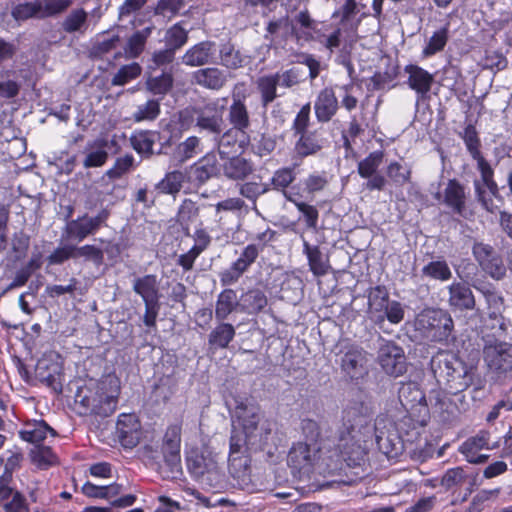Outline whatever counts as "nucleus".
<instances>
[{
    "mask_svg": "<svg viewBox=\"0 0 512 512\" xmlns=\"http://www.w3.org/2000/svg\"><path fill=\"white\" fill-rule=\"evenodd\" d=\"M404 71L408 75L407 85L416 92L417 101L425 100L434 83L433 74L413 64L407 65Z\"/></svg>",
    "mask_w": 512,
    "mask_h": 512,
    "instance_id": "nucleus-16",
    "label": "nucleus"
},
{
    "mask_svg": "<svg viewBox=\"0 0 512 512\" xmlns=\"http://www.w3.org/2000/svg\"><path fill=\"white\" fill-rule=\"evenodd\" d=\"M219 322L220 323L210 332L208 337V343L214 349L227 348L236 333L232 324L224 321Z\"/></svg>",
    "mask_w": 512,
    "mask_h": 512,
    "instance_id": "nucleus-33",
    "label": "nucleus"
},
{
    "mask_svg": "<svg viewBox=\"0 0 512 512\" xmlns=\"http://www.w3.org/2000/svg\"><path fill=\"white\" fill-rule=\"evenodd\" d=\"M193 82L211 90H220L227 82L225 72L216 67L202 68L192 74Z\"/></svg>",
    "mask_w": 512,
    "mask_h": 512,
    "instance_id": "nucleus-24",
    "label": "nucleus"
},
{
    "mask_svg": "<svg viewBox=\"0 0 512 512\" xmlns=\"http://www.w3.org/2000/svg\"><path fill=\"white\" fill-rule=\"evenodd\" d=\"M372 431L371 413L363 403L344 408L338 428V444L349 465H358L365 456L364 443Z\"/></svg>",
    "mask_w": 512,
    "mask_h": 512,
    "instance_id": "nucleus-1",
    "label": "nucleus"
},
{
    "mask_svg": "<svg viewBox=\"0 0 512 512\" xmlns=\"http://www.w3.org/2000/svg\"><path fill=\"white\" fill-rule=\"evenodd\" d=\"M160 114V103L158 100L149 99L136 107L132 117L135 122L153 121Z\"/></svg>",
    "mask_w": 512,
    "mask_h": 512,
    "instance_id": "nucleus-50",
    "label": "nucleus"
},
{
    "mask_svg": "<svg viewBox=\"0 0 512 512\" xmlns=\"http://www.w3.org/2000/svg\"><path fill=\"white\" fill-rule=\"evenodd\" d=\"M415 327L427 339L447 344L454 329V322L447 311L428 308L417 315Z\"/></svg>",
    "mask_w": 512,
    "mask_h": 512,
    "instance_id": "nucleus-4",
    "label": "nucleus"
},
{
    "mask_svg": "<svg viewBox=\"0 0 512 512\" xmlns=\"http://www.w3.org/2000/svg\"><path fill=\"white\" fill-rule=\"evenodd\" d=\"M182 420L168 425L162 439L161 452L165 463L171 471H178L181 467V435Z\"/></svg>",
    "mask_w": 512,
    "mask_h": 512,
    "instance_id": "nucleus-10",
    "label": "nucleus"
},
{
    "mask_svg": "<svg viewBox=\"0 0 512 512\" xmlns=\"http://www.w3.org/2000/svg\"><path fill=\"white\" fill-rule=\"evenodd\" d=\"M253 170L251 161L244 157L234 155L223 160V175L230 180H244L252 174Z\"/></svg>",
    "mask_w": 512,
    "mask_h": 512,
    "instance_id": "nucleus-23",
    "label": "nucleus"
},
{
    "mask_svg": "<svg viewBox=\"0 0 512 512\" xmlns=\"http://www.w3.org/2000/svg\"><path fill=\"white\" fill-rule=\"evenodd\" d=\"M491 435L486 430H480L477 434L467 438L459 447V452L465 459L474 464L484 463L488 459V455L481 454L483 450H491Z\"/></svg>",
    "mask_w": 512,
    "mask_h": 512,
    "instance_id": "nucleus-14",
    "label": "nucleus"
},
{
    "mask_svg": "<svg viewBox=\"0 0 512 512\" xmlns=\"http://www.w3.org/2000/svg\"><path fill=\"white\" fill-rule=\"evenodd\" d=\"M12 16L17 21H25L29 18H42L40 8H38V0L15 6L12 10Z\"/></svg>",
    "mask_w": 512,
    "mask_h": 512,
    "instance_id": "nucleus-61",
    "label": "nucleus"
},
{
    "mask_svg": "<svg viewBox=\"0 0 512 512\" xmlns=\"http://www.w3.org/2000/svg\"><path fill=\"white\" fill-rule=\"evenodd\" d=\"M260 252L261 247L256 246V243L248 244L231 267L221 273V283L230 285L237 282L241 275L256 261Z\"/></svg>",
    "mask_w": 512,
    "mask_h": 512,
    "instance_id": "nucleus-13",
    "label": "nucleus"
},
{
    "mask_svg": "<svg viewBox=\"0 0 512 512\" xmlns=\"http://www.w3.org/2000/svg\"><path fill=\"white\" fill-rule=\"evenodd\" d=\"M235 415L242 427V434L245 435V441L247 439L255 440L254 430L260 425L262 420L260 409L258 406L240 402L235 409Z\"/></svg>",
    "mask_w": 512,
    "mask_h": 512,
    "instance_id": "nucleus-19",
    "label": "nucleus"
},
{
    "mask_svg": "<svg viewBox=\"0 0 512 512\" xmlns=\"http://www.w3.org/2000/svg\"><path fill=\"white\" fill-rule=\"evenodd\" d=\"M238 133L239 131L230 128L216 139L217 151L222 160L236 154L238 148H242V144L237 140Z\"/></svg>",
    "mask_w": 512,
    "mask_h": 512,
    "instance_id": "nucleus-41",
    "label": "nucleus"
},
{
    "mask_svg": "<svg viewBox=\"0 0 512 512\" xmlns=\"http://www.w3.org/2000/svg\"><path fill=\"white\" fill-rule=\"evenodd\" d=\"M303 252L307 256L309 268L315 276H324L329 272V260L321 252L318 246H311L306 240H304Z\"/></svg>",
    "mask_w": 512,
    "mask_h": 512,
    "instance_id": "nucleus-29",
    "label": "nucleus"
},
{
    "mask_svg": "<svg viewBox=\"0 0 512 512\" xmlns=\"http://www.w3.org/2000/svg\"><path fill=\"white\" fill-rule=\"evenodd\" d=\"M384 153L382 151L371 152L367 157L358 163V174L362 178L372 177L382 164Z\"/></svg>",
    "mask_w": 512,
    "mask_h": 512,
    "instance_id": "nucleus-48",
    "label": "nucleus"
},
{
    "mask_svg": "<svg viewBox=\"0 0 512 512\" xmlns=\"http://www.w3.org/2000/svg\"><path fill=\"white\" fill-rule=\"evenodd\" d=\"M75 259L83 258L86 261H91L97 267L101 266L104 262V253L103 251L90 244H86L83 246L75 245Z\"/></svg>",
    "mask_w": 512,
    "mask_h": 512,
    "instance_id": "nucleus-60",
    "label": "nucleus"
},
{
    "mask_svg": "<svg viewBox=\"0 0 512 512\" xmlns=\"http://www.w3.org/2000/svg\"><path fill=\"white\" fill-rule=\"evenodd\" d=\"M280 30H284L285 37L291 35L297 40H310V33L308 31H299L294 23L290 21L288 16L270 21L266 28L267 33L271 36L276 35Z\"/></svg>",
    "mask_w": 512,
    "mask_h": 512,
    "instance_id": "nucleus-32",
    "label": "nucleus"
},
{
    "mask_svg": "<svg viewBox=\"0 0 512 512\" xmlns=\"http://www.w3.org/2000/svg\"><path fill=\"white\" fill-rule=\"evenodd\" d=\"M461 138L471 158L476 161L481 180L487 186L489 192L496 196L499 189L494 179V169L481 152V141L476 127L472 124L467 125L461 133Z\"/></svg>",
    "mask_w": 512,
    "mask_h": 512,
    "instance_id": "nucleus-5",
    "label": "nucleus"
},
{
    "mask_svg": "<svg viewBox=\"0 0 512 512\" xmlns=\"http://www.w3.org/2000/svg\"><path fill=\"white\" fill-rule=\"evenodd\" d=\"M222 165L219 164L215 152H208L196 164L195 176L200 182H206L212 177L220 175Z\"/></svg>",
    "mask_w": 512,
    "mask_h": 512,
    "instance_id": "nucleus-31",
    "label": "nucleus"
},
{
    "mask_svg": "<svg viewBox=\"0 0 512 512\" xmlns=\"http://www.w3.org/2000/svg\"><path fill=\"white\" fill-rule=\"evenodd\" d=\"M387 176L396 185L403 186L410 182L412 169L409 165L393 161L387 166Z\"/></svg>",
    "mask_w": 512,
    "mask_h": 512,
    "instance_id": "nucleus-52",
    "label": "nucleus"
},
{
    "mask_svg": "<svg viewBox=\"0 0 512 512\" xmlns=\"http://www.w3.org/2000/svg\"><path fill=\"white\" fill-rule=\"evenodd\" d=\"M31 458L33 463L41 469H46L54 465L57 461V457L50 447L39 445H36L31 450Z\"/></svg>",
    "mask_w": 512,
    "mask_h": 512,
    "instance_id": "nucleus-57",
    "label": "nucleus"
},
{
    "mask_svg": "<svg viewBox=\"0 0 512 512\" xmlns=\"http://www.w3.org/2000/svg\"><path fill=\"white\" fill-rule=\"evenodd\" d=\"M278 85L277 76L274 74L258 78L257 88L261 94V103L264 107L268 106L277 98Z\"/></svg>",
    "mask_w": 512,
    "mask_h": 512,
    "instance_id": "nucleus-44",
    "label": "nucleus"
},
{
    "mask_svg": "<svg viewBox=\"0 0 512 512\" xmlns=\"http://www.w3.org/2000/svg\"><path fill=\"white\" fill-rule=\"evenodd\" d=\"M483 358L487 366L497 372L512 370V344L489 339L485 341Z\"/></svg>",
    "mask_w": 512,
    "mask_h": 512,
    "instance_id": "nucleus-8",
    "label": "nucleus"
},
{
    "mask_svg": "<svg viewBox=\"0 0 512 512\" xmlns=\"http://www.w3.org/2000/svg\"><path fill=\"white\" fill-rule=\"evenodd\" d=\"M384 313L377 314L375 316V321L381 323L388 319V321L392 324L400 323L404 318V308L400 302L390 301L388 305L383 310Z\"/></svg>",
    "mask_w": 512,
    "mask_h": 512,
    "instance_id": "nucleus-62",
    "label": "nucleus"
},
{
    "mask_svg": "<svg viewBox=\"0 0 512 512\" xmlns=\"http://www.w3.org/2000/svg\"><path fill=\"white\" fill-rule=\"evenodd\" d=\"M267 297L260 289H251L240 298V310L248 314H256L267 306Z\"/></svg>",
    "mask_w": 512,
    "mask_h": 512,
    "instance_id": "nucleus-34",
    "label": "nucleus"
},
{
    "mask_svg": "<svg viewBox=\"0 0 512 512\" xmlns=\"http://www.w3.org/2000/svg\"><path fill=\"white\" fill-rule=\"evenodd\" d=\"M233 102L229 108L228 119L232 125L231 129H235L243 134L250 127V116L247 107L241 99L240 95L233 92Z\"/></svg>",
    "mask_w": 512,
    "mask_h": 512,
    "instance_id": "nucleus-26",
    "label": "nucleus"
},
{
    "mask_svg": "<svg viewBox=\"0 0 512 512\" xmlns=\"http://www.w3.org/2000/svg\"><path fill=\"white\" fill-rule=\"evenodd\" d=\"M109 212L101 210L96 216L87 214L77 219L67 222L63 230L62 237L66 240L83 241L88 236L94 235L101 226L106 225Z\"/></svg>",
    "mask_w": 512,
    "mask_h": 512,
    "instance_id": "nucleus-7",
    "label": "nucleus"
},
{
    "mask_svg": "<svg viewBox=\"0 0 512 512\" xmlns=\"http://www.w3.org/2000/svg\"><path fill=\"white\" fill-rule=\"evenodd\" d=\"M240 308L237 294L233 289L227 288L219 293L215 303V318L224 321L228 316Z\"/></svg>",
    "mask_w": 512,
    "mask_h": 512,
    "instance_id": "nucleus-30",
    "label": "nucleus"
},
{
    "mask_svg": "<svg viewBox=\"0 0 512 512\" xmlns=\"http://www.w3.org/2000/svg\"><path fill=\"white\" fill-rule=\"evenodd\" d=\"M432 399L435 400L433 408L435 409L436 413L440 414L443 421H449L456 415L458 408L451 401V397L448 396V394L441 391H436L430 398V401H432Z\"/></svg>",
    "mask_w": 512,
    "mask_h": 512,
    "instance_id": "nucleus-42",
    "label": "nucleus"
},
{
    "mask_svg": "<svg viewBox=\"0 0 512 512\" xmlns=\"http://www.w3.org/2000/svg\"><path fill=\"white\" fill-rule=\"evenodd\" d=\"M466 474L463 468L455 467L447 470L441 478V485L447 490L461 486L466 481Z\"/></svg>",
    "mask_w": 512,
    "mask_h": 512,
    "instance_id": "nucleus-64",
    "label": "nucleus"
},
{
    "mask_svg": "<svg viewBox=\"0 0 512 512\" xmlns=\"http://www.w3.org/2000/svg\"><path fill=\"white\" fill-rule=\"evenodd\" d=\"M173 85V76L163 72L159 76H150L146 81V88L155 95H165Z\"/></svg>",
    "mask_w": 512,
    "mask_h": 512,
    "instance_id": "nucleus-51",
    "label": "nucleus"
},
{
    "mask_svg": "<svg viewBox=\"0 0 512 512\" xmlns=\"http://www.w3.org/2000/svg\"><path fill=\"white\" fill-rule=\"evenodd\" d=\"M198 213L199 209L196 203L190 199H185L179 208L177 221L181 226L188 228L189 224L198 217Z\"/></svg>",
    "mask_w": 512,
    "mask_h": 512,
    "instance_id": "nucleus-63",
    "label": "nucleus"
},
{
    "mask_svg": "<svg viewBox=\"0 0 512 512\" xmlns=\"http://www.w3.org/2000/svg\"><path fill=\"white\" fill-rule=\"evenodd\" d=\"M431 371L440 387L450 394L469 388L475 379L476 368L448 351L437 352L430 361Z\"/></svg>",
    "mask_w": 512,
    "mask_h": 512,
    "instance_id": "nucleus-3",
    "label": "nucleus"
},
{
    "mask_svg": "<svg viewBox=\"0 0 512 512\" xmlns=\"http://www.w3.org/2000/svg\"><path fill=\"white\" fill-rule=\"evenodd\" d=\"M375 438L379 450L387 457L396 456L401 449V442L395 435H385L375 427Z\"/></svg>",
    "mask_w": 512,
    "mask_h": 512,
    "instance_id": "nucleus-49",
    "label": "nucleus"
},
{
    "mask_svg": "<svg viewBox=\"0 0 512 512\" xmlns=\"http://www.w3.org/2000/svg\"><path fill=\"white\" fill-rule=\"evenodd\" d=\"M222 109H218V103L215 101L206 102L202 105L188 107L181 111V119L189 118L195 122L196 127L206 130L216 136H219L223 130Z\"/></svg>",
    "mask_w": 512,
    "mask_h": 512,
    "instance_id": "nucleus-6",
    "label": "nucleus"
},
{
    "mask_svg": "<svg viewBox=\"0 0 512 512\" xmlns=\"http://www.w3.org/2000/svg\"><path fill=\"white\" fill-rule=\"evenodd\" d=\"M155 139L156 133L141 131L131 137V144L138 153L151 154Z\"/></svg>",
    "mask_w": 512,
    "mask_h": 512,
    "instance_id": "nucleus-58",
    "label": "nucleus"
},
{
    "mask_svg": "<svg viewBox=\"0 0 512 512\" xmlns=\"http://www.w3.org/2000/svg\"><path fill=\"white\" fill-rule=\"evenodd\" d=\"M22 460V455L14 453L8 457L5 463V471L0 475V500H6L12 493V488L9 486L12 480V473L17 469Z\"/></svg>",
    "mask_w": 512,
    "mask_h": 512,
    "instance_id": "nucleus-39",
    "label": "nucleus"
},
{
    "mask_svg": "<svg viewBox=\"0 0 512 512\" xmlns=\"http://www.w3.org/2000/svg\"><path fill=\"white\" fill-rule=\"evenodd\" d=\"M435 198L455 214L465 215L467 193L464 185L458 180L450 179L443 190L435 195Z\"/></svg>",
    "mask_w": 512,
    "mask_h": 512,
    "instance_id": "nucleus-15",
    "label": "nucleus"
},
{
    "mask_svg": "<svg viewBox=\"0 0 512 512\" xmlns=\"http://www.w3.org/2000/svg\"><path fill=\"white\" fill-rule=\"evenodd\" d=\"M228 470L239 486L244 487L250 483V467L246 457L230 456Z\"/></svg>",
    "mask_w": 512,
    "mask_h": 512,
    "instance_id": "nucleus-36",
    "label": "nucleus"
},
{
    "mask_svg": "<svg viewBox=\"0 0 512 512\" xmlns=\"http://www.w3.org/2000/svg\"><path fill=\"white\" fill-rule=\"evenodd\" d=\"M120 382L115 376H106L101 380H89L78 387L75 403L82 408L81 413L109 416L116 410Z\"/></svg>",
    "mask_w": 512,
    "mask_h": 512,
    "instance_id": "nucleus-2",
    "label": "nucleus"
},
{
    "mask_svg": "<svg viewBox=\"0 0 512 512\" xmlns=\"http://www.w3.org/2000/svg\"><path fill=\"white\" fill-rule=\"evenodd\" d=\"M421 272L422 276L441 282L448 281L452 277L448 263L440 258L427 263Z\"/></svg>",
    "mask_w": 512,
    "mask_h": 512,
    "instance_id": "nucleus-43",
    "label": "nucleus"
},
{
    "mask_svg": "<svg viewBox=\"0 0 512 512\" xmlns=\"http://www.w3.org/2000/svg\"><path fill=\"white\" fill-rule=\"evenodd\" d=\"M61 26L66 33L84 34L88 28V13L82 8L74 9L65 17Z\"/></svg>",
    "mask_w": 512,
    "mask_h": 512,
    "instance_id": "nucleus-37",
    "label": "nucleus"
},
{
    "mask_svg": "<svg viewBox=\"0 0 512 512\" xmlns=\"http://www.w3.org/2000/svg\"><path fill=\"white\" fill-rule=\"evenodd\" d=\"M472 254L481 269L491 278L500 280L506 275V267L502 256L491 245L475 242L472 247Z\"/></svg>",
    "mask_w": 512,
    "mask_h": 512,
    "instance_id": "nucleus-9",
    "label": "nucleus"
},
{
    "mask_svg": "<svg viewBox=\"0 0 512 512\" xmlns=\"http://www.w3.org/2000/svg\"><path fill=\"white\" fill-rule=\"evenodd\" d=\"M448 34V24L445 27L434 32L433 35L430 37L427 45L423 49V55L425 57H429L436 54L437 52L442 51L445 45L447 44L449 37Z\"/></svg>",
    "mask_w": 512,
    "mask_h": 512,
    "instance_id": "nucleus-53",
    "label": "nucleus"
},
{
    "mask_svg": "<svg viewBox=\"0 0 512 512\" xmlns=\"http://www.w3.org/2000/svg\"><path fill=\"white\" fill-rule=\"evenodd\" d=\"M377 361L383 371L394 377L406 372V358L403 349L394 342L387 341L378 350Z\"/></svg>",
    "mask_w": 512,
    "mask_h": 512,
    "instance_id": "nucleus-12",
    "label": "nucleus"
},
{
    "mask_svg": "<svg viewBox=\"0 0 512 512\" xmlns=\"http://www.w3.org/2000/svg\"><path fill=\"white\" fill-rule=\"evenodd\" d=\"M321 450L304 442L295 443L287 456L288 466L294 473H308L321 459Z\"/></svg>",
    "mask_w": 512,
    "mask_h": 512,
    "instance_id": "nucleus-11",
    "label": "nucleus"
},
{
    "mask_svg": "<svg viewBox=\"0 0 512 512\" xmlns=\"http://www.w3.org/2000/svg\"><path fill=\"white\" fill-rule=\"evenodd\" d=\"M389 302V295L385 287L377 286L370 291L368 297L369 312L374 320L377 316L376 313L383 312Z\"/></svg>",
    "mask_w": 512,
    "mask_h": 512,
    "instance_id": "nucleus-47",
    "label": "nucleus"
},
{
    "mask_svg": "<svg viewBox=\"0 0 512 512\" xmlns=\"http://www.w3.org/2000/svg\"><path fill=\"white\" fill-rule=\"evenodd\" d=\"M215 53V43L202 41L190 47L181 57L184 65L190 67L204 66L210 63Z\"/></svg>",
    "mask_w": 512,
    "mask_h": 512,
    "instance_id": "nucleus-22",
    "label": "nucleus"
},
{
    "mask_svg": "<svg viewBox=\"0 0 512 512\" xmlns=\"http://www.w3.org/2000/svg\"><path fill=\"white\" fill-rule=\"evenodd\" d=\"M219 58L220 64L230 70H237L246 62V57L231 43L223 44L220 47Z\"/></svg>",
    "mask_w": 512,
    "mask_h": 512,
    "instance_id": "nucleus-40",
    "label": "nucleus"
},
{
    "mask_svg": "<svg viewBox=\"0 0 512 512\" xmlns=\"http://www.w3.org/2000/svg\"><path fill=\"white\" fill-rule=\"evenodd\" d=\"M315 115L320 122H328L337 112L338 101L333 89L324 88L317 96L314 105Z\"/></svg>",
    "mask_w": 512,
    "mask_h": 512,
    "instance_id": "nucleus-25",
    "label": "nucleus"
},
{
    "mask_svg": "<svg viewBox=\"0 0 512 512\" xmlns=\"http://www.w3.org/2000/svg\"><path fill=\"white\" fill-rule=\"evenodd\" d=\"M142 72L141 66L133 62L122 66L112 78V85L123 86L133 79H136Z\"/></svg>",
    "mask_w": 512,
    "mask_h": 512,
    "instance_id": "nucleus-59",
    "label": "nucleus"
},
{
    "mask_svg": "<svg viewBox=\"0 0 512 512\" xmlns=\"http://www.w3.org/2000/svg\"><path fill=\"white\" fill-rule=\"evenodd\" d=\"M72 3V0H38V8L42 18H46L63 13Z\"/></svg>",
    "mask_w": 512,
    "mask_h": 512,
    "instance_id": "nucleus-56",
    "label": "nucleus"
},
{
    "mask_svg": "<svg viewBox=\"0 0 512 512\" xmlns=\"http://www.w3.org/2000/svg\"><path fill=\"white\" fill-rule=\"evenodd\" d=\"M52 372H48L49 365L47 361L40 360L36 365V376L39 380L45 383L47 386L53 388L55 391L58 389L61 390V384L58 379V366L56 364H52Z\"/></svg>",
    "mask_w": 512,
    "mask_h": 512,
    "instance_id": "nucleus-46",
    "label": "nucleus"
},
{
    "mask_svg": "<svg viewBox=\"0 0 512 512\" xmlns=\"http://www.w3.org/2000/svg\"><path fill=\"white\" fill-rule=\"evenodd\" d=\"M165 43L168 48H173V51L180 49L188 40V31L180 24L171 26L165 33Z\"/></svg>",
    "mask_w": 512,
    "mask_h": 512,
    "instance_id": "nucleus-54",
    "label": "nucleus"
},
{
    "mask_svg": "<svg viewBox=\"0 0 512 512\" xmlns=\"http://www.w3.org/2000/svg\"><path fill=\"white\" fill-rule=\"evenodd\" d=\"M107 147L108 141L106 139H97L89 142L84 152V168H97L105 165L109 157Z\"/></svg>",
    "mask_w": 512,
    "mask_h": 512,
    "instance_id": "nucleus-28",
    "label": "nucleus"
},
{
    "mask_svg": "<svg viewBox=\"0 0 512 512\" xmlns=\"http://www.w3.org/2000/svg\"><path fill=\"white\" fill-rule=\"evenodd\" d=\"M483 296L486 299L488 305V315L492 319H498L502 317V313L504 312L505 305L504 299L498 293L489 290V289H479Z\"/></svg>",
    "mask_w": 512,
    "mask_h": 512,
    "instance_id": "nucleus-55",
    "label": "nucleus"
},
{
    "mask_svg": "<svg viewBox=\"0 0 512 512\" xmlns=\"http://www.w3.org/2000/svg\"><path fill=\"white\" fill-rule=\"evenodd\" d=\"M117 435L125 448L135 447L141 438L140 423L135 415L122 414L117 422Z\"/></svg>",
    "mask_w": 512,
    "mask_h": 512,
    "instance_id": "nucleus-20",
    "label": "nucleus"
},
{
    "mask_svg": "<svg viewBox=\"0 0 512 512\" xmlns=\"http://www.w3.org/2000/svg\"><path fill=\"white\" fill-rule=\"evenodd\" d=\"M398 397L401 405L418 415L427 411V401L423 391L415 382L403 383L399 388Z\"/></svg>",
    "mask_w": 512,
    "mask_h": 512,
    "instance_id": "nucleus-18",
    "label": "nucleus"
},
{
    "mask_svg": "<svg viewBox=\"0 0 512 512\" xmlns=\"http://www.w3.org/2000/svg\"><path fill=\"white\" fill-rule=\"evenodd\" d=\"M133 291L142 298L144 303L160 300L159 281L156 275L147 274L135 278Z\"/></svg>",
    "mask_w": 512,
    "mask_h": 512,
    "instance_id": "nucleus-27",
    "label": "nucleus"
},
{
    "mask_svg": "<svg viewBox=\"0 0 512 512\" xmlns=\"http://www.w3.org/2000/svg\"><path fill=\"white\" fill-rule=\"evenodd\" d=\"M448 304L458 311L473 310L476 306L472 290L462 282H454L448 287Z\"/></svg>",
    "mask_w": 512,
    "mask_h": 512,
    "instance_id": "nucleus-21",
    "label": "nucleus"
},
{
    "mask_svg": "<svg viewBox=\"0 0 512 512\" xmlns=\"http://www.w3.org/2000/svg\"><path fill=\"white\" fill-rule=\"evenodd\" d=\"M342 370L351 378L359 379L367 374V353L357 346H350L341 360Z\"/></svg>",
    "mask_w": 512,
    "mask_h": 512,
    "instance_id": "nucleus-17",
    "label": "nucleus"
},
{
    "mask_svg": "<svg viewBox=\"0 0 512 512\" xmlns=\"http://www.w3.org/2000/svg\"><path fill=\"white\" fill-rule=\"evenodd\" d=\"M151 34V28L147 27L135 32L127 41L125 54L128 58L138 57L144 50L147 38Z\"/></svg>",
    "mask_w": 512,
    "mask_h": 512,
    "instance_id": "nucleus-45",
    "label": "nucleus"
},
{
    "mask_svg": "<svg viewBox=\"0 0 512 512\" xmlns=\"http://www.w3.org/2000/svg\"><path fill=\"white\" fill-rule=\"evenodd\" d=\"M48 433H51L52 436L55 435L54 430L44 421L28 422L24 429L19 432L24 441L34 444L42 442Z\"/></svg>",
    "mask_w": 512,
    "mask_h": 512,
    "instance_id": "nucleus-35",
    "label": "nucleus"
},
{
    "mask_svg": "<svg viewBox=\"0 0 512 512\" xmlns=\"http://www.w3.org/2000/svg\"><path fill=\"white\" fill-rule=\"evenodd\" d=\"M300 137L295 144V151L301 157L317 153L322 148V140L317 131L299 134Z\"/></svg>",
    "mask_w": 512,
    "mask_h": 512,
    "instance_id": "nucleus-38",
    "label": "nucleus"
}]
</instances>
